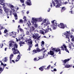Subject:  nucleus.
<instances>
[{"instance_id": "nucleus-1", "label": "nucleus", "mask_w": 74, "mask_h": 74, "mask_svg": "<svg viewBox=\"0 0 74 74\" xmlns=\"http://www.w3.org/2000/svg\"><path fill=\"white\" fill-rule=\"evenodd\" d=\"M72 34H73L72 33H71L70 31H69V32L66 31L62 34V36L64 37H66L68 39V41L69 42H70V39H69V37L70 38H74V36L73 35H71Z\"/></svg>"}, {"instance_id": "nucleus-2", "label": "nucleus", "mask_w": 74, "mask_h": 74, "mask_svg": "<svg viewBox=\"0 0 74 74\" xmlns=\"http://www.w3.org/2000/svg\"><path fill=\"white\" fill-rule=\"evenodd\" d=\"M55 1L56 2V4L53 1H52V3L53 5V6H55L56 8H59L61 4H67V2L64 3L63 1V0H62L60 2H59V1L57 0H55Z\"/></svg>"}, {"instance_id": "nucleus-3", "label": "nucleus", "mask_w": 74, "mask_h": 74, "mask_svg": "<svg viewBox=\"0 0 74 74\" xmlns=\"http://www.w3.org/2000/svg\"><path fill=\"white\" fill-rule=\"evenodd\" d=\"M17 48L18 45L16 43H15L14 45V48L12 49L14 54H17V53H18L20 54Z\"/></svg>"}, {"instance_id": "nucleus-4", "label": "nucleus", "mask_w": 74, "mask_h": 74, "mask_svg": "<svg viewBox=\"0 0 74 74\" xmlns=\"http://www.w3.org/2000/svg\"><path fill=\"white\" fill-rule=\"evenodd\" d=\"M70 60V59H66L64 60L63 61L64 63L63 64L64 65H65V68H70L71 66L70 65H69L68 63H69V62L68 61H69Z\"/></svg>"}, {"instance_id": "nucleus-5", "label": "nucleus", "mask_w": 74, "mask_h": 74, "mask_svg": "<svg viewBox=\"0 0 74 74\" xmlns=\"http://www.w3.org/2000/svg\"><path fill=\"white\" fill-rule=\"evenodd\" d=\"M51 23H53L52 25H51V27H52L53 30H55L56 29V26L59 25V24L57 23L56 21L55 20L51 21Z\"/></svg>"}, {"instance_id": "nucleus-6", "label": "nucleus", "mask_w": 74, "mask_h": 74, "mask_svg": "<svg viewBox=\"0 0 74 74\" xmlns=\"http://www.w3.org/2000/svg\"><path fill=\"white\" fill-rule=\"evenodd\" d=\"M26 42L29 47L30 48L32 47L33 44H32V40H31V38H30L27 40L26 41Z\"/></svg>"}, {"instance_id": "nucleus-7", "label": "nucleus", "mask_w": 74, "mask_h": 74, "mask_svg": "<svg viewBox=\"0 0 74 74\" xmlns=\"http://www.w3.org/2000/svg\"><path fill=\"white\" fill-rule=\"evenodd\" d=\"M32 19L31 22L32 25H34V26L35 28L38 27V25H37V24H36L37 22L36 21H36L35 20L33 19V18Z\"/></svg>"}, {"instance_id": "nucleus-8", "label": "nucleus", "mask_w": 74, "mask_h": 74, "mask_svg": "<svg viewBox=\"0 0 74 74\" xmlns=\"http://www.w3.org/2000/svg\"><path fill=\"white\" fill-rule=\"evenodd\" d=\"M60 48L61 49L63 50V51H64L65 49L66 51L68 53H69V50H68L67 49V46H66L65 45L63 44V45H62Z\"/></svg>"}, {"instance_id": "nucleus-9", "label": "nucleus", "mask_w": 74, "mask_h": 74, "mask_svg": "<svg viewBox=\"0 0 74 74\" xmlns=\"http://www.w3.org/2000/svg\"><path fill=\"white\" fill-rule=\"evenodd\" d=\"M32 19H33L35 21V22H42V21L43 18L42 17L39 18H36L35 17H32Z\"/></svg>"}, {"instance_id": "nucleus-10", "label": "nucleus", "mask_w": 74, "mask_h": 74, "mask_svg": "<svg viewBox=\"0 0 74 74\" xmlns=\"http://www.w3.org/2000/svg\"><path fill=\"white\" fill-rule=\"evenodd\" d=\"M10 8H11V11L10 12V16H11V14L12 12H14L15 11V9H14V5H12V4H10Z\"/></svg>"}, {"instance_id": "nucleus-11", "label": "nucleus", "mask_w": 74, "mask_h": 74, "mask_svg": "<svg viewBox=\"0 0 74 74\" xmlns=\"http://www.w3.org/2000/svg\"><path fill=\"white\" fill-rule=\"evenodd\" d=\"M27 25L28 27H25L24 29H25V30H29L30 29V26L32 25V24L30 23V21H29L27 23Z\"/></svg>"}, {"instance_id": "nucleus-12", "label": "nucleus", "mask_w": 74, "mask_h": 74, "mask_svg": "<svg viewBox=\"0 0 74 74\" xmlns=\"http://www.w3.org/2000/svg\"><path fill=\"white\" fill-rule=\"evenodd\" d=\"M58 25L56 26V28H57V27H59L60 28H61V29H64L65 27V26L63 23H60V25L59 24H58Z\"/></svg>"}, {"instance_id": "nucleus-13", "label": "nucleus", "mask_w": 74, "mask_h": 74, "mask_svg": "<svg viewBox=\"0 0 74 74\" xmlns=\"http://www.w3.org/2000/svg\"><path fill=\"white\" fill-rule=\"evenodd\" d=\"M47 21H48V18H45L44 19L42 22V23H41V25H43L45 26H47V24H45L46 23V22Z\"/></svg>"}, {"instance_id": "nucleus-14", "label": "nucleus", "mask_w": 74, "mask_h": 74, "mask_svg": "<svg viewBox=\"0 0 74 74\" xmlns=\"http://www.w3.org/2000/svg\"><path fill=\"white\" fill-rule=\"evenodd\" d=\"M52 50L53 51V52L56 51L57 52H58V51H60V49L59 48L57 49L56 48H53L52 49Z\"/></svg>"}, {"instance_id": "nucleus-15", "label": "nucleus", "mask_w": 74, "mask_h": 74, "mask_svg": "<svg viewBox=\"0 0 74 74\" xmlns=\"http://www.w3.org/2000/svg\"><path fill=\"white\" fill-rule=\"evenodd\" d=\"M25 4H27V5H32V2L30 0H27L25 2Z\"/></svg>"}, {"instance_id": "nucleus-16", "label": "nucleus", "mask_w": 74, "mask_h": 74, "mask_svg": "<svg viewBox=\"0 0 74 74\" xmlns=\"http://www.w3.org/2000/svg\"><path fill=\"white\" fill-rule=\"evenodd\" d=\"M69 47L71 49L74 50V44H73L72 43H71V44L69 45Z\"/></svg>"}, {"instance_id": "nucleus-17", "label": "nucleus", "mask_w": 74, "mask_h": 74, "mask_svg": "<svg viewBox=\"0 0 74 74\" xmlns=\"http://www.w3.org/2000/svg\"><path fill=\"white\" fill-rule=\"evenodd\" d=\"M44 32H45V33H48L50 31H52V29L51 28H48L47 29L45 30H44Z\"/></svg>"}, {"instance_id": "nucleus-18", "label": "nucleus", "mask_w": 74, "mask_h": 74, "mask_svg": "<svg viewBox=\"0 0 74 74\" xmlns=\"http://www.w3.org/2000/svg\"><path fill=\"white\" fill-rule=\"evenodd\" d=\"M13 44H14V42L12 40H10V47H12L14 46Z\"/></svg>"}, {"instance_id": "nucleus-19", "label": "nucleus", "mask_w": 74, "mask_h": 74, "mask_svg": "<svg viewBox=\"0 0 74 74\" xmlns=\"http://www.w3.org/2000/svg\"><path fill=\"white\" fill-rule=\"evenodd\" d=\"M13 15H14L15 19L16 20L18 19V16H17V14L14 12V13L12 12Z\"/></svg>"}, {"instance_id": "nucleus-20", "label": "nucleus", "mask_w": 74, "mask_h": 74, "mask_svg": "<svg viewBox=\"0 0 74 74\" xmlns=\"http://www.w3.org/2000/svg\"><path fill=\"white\" fill-rule=\"evenodd\" d=\"M21 58V56L19 55L18 56L17 58H16V59L15 60L16 62H18L19 60V59Z\"/></svg>"}, {"instance_id": "nucleus-21", "label": "nucleus", "mask_w": 74, "mask_h": 74, "mask_svg": "<svg viewBox=\"0 0 74 74\" xmlns=\"http://www.w3.org/2000/svg\"><path fill=\"white\" fill-rule=\"evenodd\" d=\"M38 36V34H36L35 35H34L32 37L34 39H36L37 38Z\"/></svg>"}, {"instance_id": "nucleus-22", "label": "nucleus", "mask_w": 74, "mask_h": 74, "mask_svg": "<svg viewBox=\"0 0 74 74\" xmlns=\"http://www.w3.org/2000/svg\"><path fill=\"white\" fill-rule=\"evenodd\" d=\"M30 29H31L29 30L30 32H33V30L35 29V28L33 26H32L31 28L30 27Z\"/></svg>"}, {"instance_id": "nucleus-23", "label": "nucleus", "mask_w": 74, "mask_h": 74, "mask_svg": "<svg viewBox=\"0 0 74 74\" xmlns=\"http://www.w3.org/2000/svg\"><path fill=\"white\" fill-rule=\"evenodd\" d=\"M16 32H12L10 33V36H12V35H16Z\"/></svg>"}, {"instance_id": "nucleus-24", "label": "nucleus", "mask_w": 74, "mask_h": 74, "mask_svg": "<svg viewBox=\"0 0 74 74\" xmlns=\"http://www.w3.org/2000/svg\"><path fill=\"white\" fill-rule=\"evenodd\" d=\"M49 54L51 55H54V51H50L49 52Z\"/></svg>"}, {"instance_id": "nucleus-25", "label": "nucleus", "mask_w": 74, "mask_h": 74, "mask_svg": "<svg viewBox=\"0 0 74 74\" xmlns=\"http://www.w3.org/2000/svg\"><path fill=\"white\" fill-rule=\"evenodd\" d=\"M45 54H44L43 55V56L42 57H40L39 58V59H38V60H39V59H43V58H46V57H47V56H45Z\"/></svg>"}, {"instance_id": "nucleus-26", "label": "nucleus", "mask_w": 74, "mask_h": 74, "mask_svg": "<svg viewBox=\"0 0 74 74\" xmlns=\"http://www.w3.org/2000/svg\"><path fill=\"white\" fill-rule=\"evenodd\" d=\"M19 44L20 45V47H21V46H23V44H25V42L21 41L19 43Z\"/></svg>"}, {"instance_id": "nucleus-27", "label": "nucleus", "mask_w": 74, "mask_h": 74, "mask_svg": "<svg viewBox=\"0 0 74 74\" xmlns=\"http://www.w3.org/2000/svg\"><path fill=\"white\" fill-rule=\"evenodd\" d=\"M4 9L5 12L8 14V9H7L6 8H4Z\"/></svg>"}, {"instance_id": "nucleus-28", "label": "nucleus", "mask_w": 74, "mask_h": 74, "mask_svg": "<svg viewBox=\"0 0 74 74\" xmlns=\"http://www.w3.org/2000/svg\"><path fill=\"white\" fill-rule=\"evenodd\" d=\"M50 7H51L50 8H49V9L48 10V12H49V11H50V10H51V8L52 7V3H50Z\"/></svg>"}, {"instance_id": "nucleus-29", "label": "nucleus", "mask_w": 74, "mask_h": 74, "mask_svg": "<svg viewBox=\"0 0 74 74\" xmlns=\"http://www.w3.org/2000/svg\"><path fill=\"white\" fill-rule=\"evenodd\" d=\"M45 43L44 41H42L41 44V46H42V47H44V46Z\"/></svg>"}, {"instance_id": "nucleus-30", "label": "nucleus", "mask_w": 74, "mask_h": 74, "mask_svg": "<svg viewBox=\"0 0 74 74\" xmlns=\"http://www.w3.org/2000/svg\"><path fill=\"white\" fill-rule=\"evenodd\" d=\"M35 42L36 43L35 45V47H37V48L38 47V43L36 42V40H35Z\"/></svg>"}, {"instance_id": "nucleus-31", "label": "nucleus", "mask_w": 74, "mask_h": 74, "mask_svg": "<svg viewBox=\"0 0 74 74\" xmlns=\"http://www.w3.org/2000/svg\"><path fill=\"white\" fill-rule=\"evenodd\" d=\"M3 14V10L1 9V8L0 7V16Z\"/></svg>"}, {"instance_id": "nucleus-32", "label": "nucleus", "mask_w": 74, "mask_h": 74, "mask_svg": "<svg viewBox=\"0 0 74 74\" xmlns=\"http://www.w3.org/2000/svg\"><path fill=\"white\" fill-rule=\"evenodd\" d=\"M14 56V55L12 54H11L10 56V60H11L12 58H13V57Z\"/></svg>"}, {"instance_id": "nucleus-33", "label": "nucleus", "mask_w": 74, "mask_h": 74, "mask_svg": "<svg viewBox=\"0 0 74 74\" xmlns=\"http://www.w3.org/2000/svg\"><path fill=\"white\" fill-rule=\"evenodd\" d=\"M45 25H47H47H50V22L48 20V21H47Z\"/></svg>"}, {"instance_id": "nucleus-34", "label": "nucleus", "mask_w": 74, "mask_h": 74, "mask_svg": "<svg viewBox=\"0 0 74 74\" xmlns=\"http://www.w3.org/2000/svg\"><path fill=\"white\" fill-rule=\"evenodd\" d=\"M19 30L20 31L21 33H23V34L24 33H23V29H22V28H19Z\"/></svg>"}, {"instance_id": "nucleus-35", "label": "nucleus", "mask_w": 74, "mask_h": 74, "mask_svg": "<svg viewBox=\"0 0 74 74\" xmlns=\"http://www.w3.org/2000/svg\"><path fill=\"white\" fill-rule=\"evenodd\" d=\"M39 69L41 71H44V69L42 67V66L39 68Z\"/></svg>"}, {"instance_id": "nucleus-36", "label": "nucleus", "mask_w": 74, "mask_h": 74, "mask_svg": "<svg viewBox=\"0 0 74 74\" xmlns=\"http://www.w3.org/2000/svg\"><path fill=\"white\" fill-rule=\"evenodd\" d=\"M36 50L37 52H40L41 51V50H40V49L38 47H37Z\"/></svg>"}, {"instance_id": "nucleus-37", "label": "nucleus", "mask_w": 74, "mask_h": 74, "mask_svg": "<svg viewBox=\"0 0 74 74\" xmlns=\"http://www.w3.org/2000/svg\"><path fill=\"white\" fill-rule=\"evenodd\" d=\"M40 34H43V35H44V32H43V31L42 30H41L40 31Z\"/></svg>"}, {"instance_id": "nucleus-38", "label": "nucleus", "mask_w": 74, "mask_h": 74, "mask_svg": "<svg viewBox=\"0 0 74 74\" xmlns=\"http://www.w3.org/2000/svg\"><path fill=\"white\" fill-rule=\"evenodd\" d=\"M66 10V8L64 7L62 8V11H65V10Z\"/></svg>"}, {"instance_id": "nucleus-39", "label": "nucleus", "mask_w": 74, "mask_h": 74, "mask_svg": "<svg viewBox=\"0 0 74 74\" xmlns=\"http://www.w3.org/2000/svg\"><path fill=\"white\" fill-rule=\"evenodd\" d=\"M51 67V65H49L48 66H47V68H45V70H49V68Z\"/></svg>"}, {"instance_id": "nucleus-40", "label": "nucleus", "mask_w": 74, "mask_h": 74, "mask_svg": "<svg viewBox=\"0 0 74 74\" xmlns=\"http://www.w3.org/2000/svg\"><path fill=\"white\" fill-rule=\"evenodd\" d=\"M23 19H24L25 21H27V20H26V17L25 16H24V17H23Z\"/></svg>"}, {"instance_id": "nucleus-41", "label": "nucleus", "mask_w": 74, "mask_h": 74, "mask_svg": "<svg viewBox=\"0 0 74 74\" xmlns=\"http://www.w3.org/2000/svg\"><path fill=\"white\" fill-rule=\"evenodd\" d=\"M33 52L34 53H37V50L35 49L33 50Z\"/></svg>"}, {"instance_id": "nucleus-42", "label": "nucleus", "mask_w": 74, "mask_h": 74, "mask_svg": "<svg viewBox=\"0 0 74 74\" xmlns=\"http://www.w3.org/2000/svg\"><path fill=\"white\" fill-rule=\"evenodd\" d=\"M4 1V0H0V3L2 4V3H3Z\"/></svg>"}, {"instance_id": "nucleus-43", "label": "nucleus", "mask_w": 74, "mask_h": 74, "mask_svg": "<svg viewBox=\"0 0 74 74\" xmlns=\"http://www.w3.org/2000/svg\"><path fill=\"white\" fill-rule=\"evenodd\" d=\"M3 71V70L2 69V68L0 67V74H1V72Z\"/></svg>"}, {"instance_id": "nucleus-44", "label": "nucleus", "mask_w": 74, "mask_h": 74, "mask_svg": "<svg viewBox=\"0 0 74 74\" xmlns=\"http://www.w3.org/2000/svg\"><path fill=\"white\" fill-rule=\"evenodd\" d=\"M3 43H2L1 45H0V48H1L2 47H3Z\"/></svg>"}, {"instance_id": "nucleus-45", "label": "nucleus", "mask_w": 74, "mask_h": 74, "mask_svg": "<svg viewBox=\"0 0 74 74\" xmlns=\"http://www.w3.org/2000/svg\"><path fill=\"white\" fill-rule=\"evenodd\" d=\"M7 61V58L5 57V59L4 60V62H6Z\"/></svg>"}, {"instance_id": "nucleus-46", "label": "nucleus", "mask_w": 74, "mask_h": 74, "mask_svg": "<svg viewBox=\"0 0 74 74\" xmlns=\"http://www.w3.org/2000/svg\"><path fill=\"white\" fill-rule=\"evenodd\" d=\"M20 23H23V21L22 20H20Z\"/></svg>"}, {"instance_id": "nucleus-47", "label": "nucleus", "mask_w": 74, "mask_h": 74, "mask_svg": "<svg viewBox=\"0 0 74 74\" xmlns=\"http://www.w3.org/2000/svg\"><path fill=\"white\" fill-rule=\"evenodd\" d=\"M20 1L21 3H24V0H20Z\"/></svg>"}, {"instance_id": "nucleus-48", "label": "nucleus", "mask_w": 74, "mask_h": 74, "mask_svg": "<svg viewBox=\"0 0 74 74\" xmlns=\"http://www.w3.org/2000/svg\"><path fill=\"white\" fill-rule=\"evenodd\" d=\"M16 40L17 42H18V41H20L21 40V39H17V38H16Z\"/></svg>"}, {"instance_id": "nucleus-49", "label": "nucleus", "mask_w": 74, "mask_h": 74, "mask_svg": "<svg viewBox=\"0 0 74 74\" xmlns=\"http://www.w3.org/2000/svg\"><path fill=\"white\" fill-rule=\"evenodd\" d=\"M42 67L43 69H45L46 67H47V66H42Z\"/></svg>"}, {"instance_id": "nucleus-50", "label": "nucleus", "mask_w": 74, "mask_h": 74, "mask_svg": "<svg viewBox=\"0 0 74 74\" xmlns=\"http://www.w3.org/2000/svg\"><path fill=\"white\" fill-rule=\"evenodd\" d=\"M8 32V31H7V30H5L4 31V32L5 33H6L7 32Z\"/></svg>"}, {"instance_id": "nucleus-51", "label": "nucleus", "mask_w": 74, "mask_h": 74, "mask_svg": "<svg viewBox=\"0 0 74 74\" xmlns=\"http://www.w3.org/2000/svg\"><path fill=\"white\" fill-rule=\"evenodd\" d=\"M34 60H35V61H38L37 59L36 58H34Z\"/></svg>"}, {"instance_id": "nucleus-52", "label": "nucleus", "mask_w": 74, "mask_h": 74, "mask_svg": "<svg viewBox=\"0 0 74 74\" xmlns=\"http://www.w3.org/2000/svg\"><path fill=\"white\" fill-rule=\"evenodd\" d=\"M43 50H45V48H44V47H42L41 49V50L43 51Z\"/></svg>"}, {"instance_id": "nucleus-53", "label": "nucleus", "mask_w": 74, "mask_h": 74, "mask_svg": "<svg viewBox=\"0 0 74 74\" xmlns=\"http://www.w3.org/2000/svg\"><path fill=\"white\" fill-rule=\"evenodd\" d=\"M15 10H16V11H17V10H19V8H15Z\"/></svg>"}, {"instance_id": "nucleus-54", "label": "nucleus", "mask_w": 74, "mask_h": 74, "mask_svg": "<svg viewBox=\"0 0 74 74\" xmlns=\"http://www.w3.org/2000/svg\"><path fill=\"white\" fill-rule=\"evenodd\" d=\"M29 31H27L26 32V34H29Z\"/></svg>"}, {"instance_id": "nucleus-55", "label": "nucleus", "mask_w": 74, "mask_h": 74, "mask_svg": "<svg viewBox=\"0 0 74 74\" xmlns=\"http://www.w3.org/2000/svg\"><path fill=\"white\" fill-rule=\"evenodd\" d=\"M53 70H54V71H57V70H56V69H54Z\"/></svg>"}, {"instance_id": "nucleus-56", "label": "nucleus", "mask_w": 74, "mask_h": 74, "mask_svg": "<svg viewBox=\"0 0 74 74\" xmlns=\"http://www.w3.org/2000/svg\"><path fill=\"white\" fill-rule=\"evenodd\" d=\"M71 40L72 41H74V38H72L71 39Z\"/></svg>"}, {"instance_id": "nucleus-57", "label": "nucleus", "mask_w": 74, "mask_h": 74, "mask_svg": "<svg viewBox=\"0 0 74 74\" xmlns=\"http://www.w3.org/2000/svg\"><path fill=\"white\" fill-rule=\"evenodd\" d=\"M28 51H30V48L29 47L27 49Z\"/></svg>"}, {"instance_id": "nucleus-58", "label": "nucleus", "mask_w": 74, "mask_h": 74, "mask_svg": "<svg viewBox=\"0 0 74 74\" xmlns=\"http://www.w3.org/2000/svg\"><path fill=\"white\" fill-rule=\"evenodd\" d=\"M12 62H13V63H15V61H14V60H12Z\"/></svg>"}, {"instance_id": "nucleus-59", "label": "nucleus", "mask_w": 74, "mask_h": 74, "mask_svg": "<svg viewBox=\"0 0 74 74\" xmlns=\"http://www.w3.org/2000/svg\"><path fill=\"white\" fill-rule=\"evenodd\" d=\"M58 1L59 3H60L62 1V0H58Z\"/></svg>"}, {"instance_id": "nucleus-60", "label": "nucleus", "mask_w": 74, "mask_h": 74, "mask_svg": "<svg viewBox=\"0 0 74 74\" xmlns=\"http://www.w3.org/2000/svg\"><path fill=\"white\" fill-rule=\"evenodd\" d=\"M7 48L5 47V51H7Z\"/></svg>"}, {"instance_id": "nucleus-61", "label": "nucleus", "mask_w": 74, "mask_h": 74, "mask_svg": "<svg viewBox=\"0 0 74 74\" xmlns=\"http://www.w3.org/2000/svg\"><path fill=\"white\" fill-rule=\"evenodd\" d=\"M6 65H7V64H4L3 66L4 67H5V66Z\"/></svg>"}, {"instance_id": "nucleus-62", "label": "nucleus", "mask_w": 74, "mask_h": 74, "mask_svg": "<svg viewBox=\"0 0 74 74\" xmlns=\"http://www.w3.org/2000/svg\"><path fill=\"white\" fill-rule=\"evenodd\" d=\"M72 12H73V11L71 10V11H69V12H70L71 14H73V13H72Z\"/></svg>"}, {"instance_id": "nucleus-63", "label": "nucleus", "mask_w": 74, "mask_h": 74, "mask_svg": "<svg viewBox=\"0 0 74 74\" xmlns=\"http://www.w3.org/2000/svg\"><path fill=\"white\" fill-rule=\"evenodd\" d=\"M22 5L23 6H24V7H25V4H22Z\"/></svg>"}, {"instance_id": "nucleus-64", "label": "nucleus", "mask_w": 74, "mask_h": 74, "mask_svg": "<svg viewBox=\"0 0 74 74\" xmlns=\"http://www.w3.org/2000/svg\"><path fill=\"white\" fill-rule=\"evenodd\" d=\"M8 35V33H7L6 34V36H7Z\"/></svg>"}]
</instances>
